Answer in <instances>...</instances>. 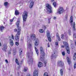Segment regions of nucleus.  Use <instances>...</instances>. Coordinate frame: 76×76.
Wrapping results in <instances>:
<instances>
[{
    "mask_svg": "<svg viewBox=\"0 0 76 76\" xmlns=\"http://www.w3.org/2000/svg\"><path fill=\"white\" fill-rule=\"evenodd\" d=\"M19 23H20V21L18 20L16 23V24L18 28L17 34L15 36V39L16 41H19V36L20 35V31H21V28L19 27Z\"/></svg>",
    "mask_w": 76,
    "mask_h": 76,
    "instance_id": "nucleus-1",
    "label": "nucleus"
},
{
    "mask_svg": "<svg viewBox=\"0 0 76 76\" xmlns=\"http://www.w3.org/2000/svg\"><path fill=\"white\" fill-rule=\"evenodd\" d=\"M40 54L41 56L40 57V59L42 61H44V49H43V48L42 47H40Z\"/></svg>",
    "mask_w": 76,
    "mask_h": 76,
    "instance_id": "nucleus-2",
    "label": "nucleus"
},
{
    "mask_svg": "<svg viewBox=\"0 0 76 76\" xmlns=\"http://www.w3.org/2000/svg\"><path fill=\"white\" fill-rule=\"evenodd\" d=\"M46 7L47 10V11L46 12L47 13L49 14L53 12V11H52V10H51V7L49 4H46Z\"/></svg>",
    "mask_w": 76,
    "mask_h": 76,
    "instance_id": "nucleus-3",
    "label": "nucleus"
},
{
    "mask_svg": "<svg viewBox=\"0 0 76 76\" xmlns=\"http://www.w3.org/2000/svg\"><path fill=\"white\" fill-rule=\"evenodd\" d=\"M23 22H26L27 18H28V12L26 11L24 12L22 15Z\"/></svg>",
    "mask_w": 76,
    "mask_h": 76,
    "instance_id": "nucleus-4",
    "label": "nucleus"
},
{
    "mask_svg": "<svg viewBox=\"0 0 76 76\" xmlns=\"http://www.w3.org/2000/svg\"><path fill=\"white\" fill-rule=\"evenodd\" d=\"M65 46V48L67 50V53L68 54H70V51H69V46L68 43L66 42H63Z\"/></svg>",
    "mask_w": 76,
    "mask_h": 76,
    "instance_id": "nucleus-5",
    "label": "nucleus"
},
{
    "mask_svg": "<svg viewBox=\"0 0 76 76\" xmlns=\"http://www.w3.org/2000/svg\"><path fill=\"white\" fill-rule=\"evenodd\" d=\"M27 57H29L28 58V63L29 64H33V58L31 57H29V53H27Z\"/></svg>",
    "mask_w": 76,
    "mask_h": 76,
    "instance_id": "nucleus-6",
    "label": "nucleus"
},
{
    "mask_svg": "<svg viewBox=\"0 0 76 76\" xmlns=\"http://www.w3.org/2000/svg\"><path fill=\"white\" fill-rule=\"evenodd\" d=\"M47 37L48 38V40L49 42H51V35H50V34L49 31H47Z\"/></svg>",
    "mask_w": 76,
    "mask_h": 76,
    "instance_id": "nucleus-7",
    "label": "nucleus"
},
{
    "mask_svg": "<svg viewBox=\"0 0 76 76\" xmlns=\"http://www.w3.org/2000/svg\"><path fill=\"white\" fill-rule=\"evenodd\" d=\"M7 48V45L6 43H4L3 45L2 49L3 51H6Z\"/></svg>",
    "mask_w": 76,
    "mask_h": 76,
    "instance_id": "nucleus-8",
    "label": "nucleus"
},
{
    "mask_svg": "<svg viewBox=\"0 0 76 76\" xmlns=\"http://www.w3.org/2000/svg\"><path fill=\"white\" fill-rule=\"evenodd\" d=\"M64 12V9L63 7H60L58 9L57 13H59V14H61Z\"/></svg>",
    "mask_w": 76,
    "mask_h": 76,
    "instance_id": "nucleus-9",
    "label": "nucleus"
},
{
    "mask_svg": "<svg viewBox=\"0 0 76 76\" xmlns=\"http://www.w3.org/2000/svg\"><path fill=\"white\" fill-rule=\"evenodd\" d=\"M57 56H58L57 55V52L56 51L54 52L53 54L51 56V57H52V58H56V57H57Z\"/></svg>",
    "mask_w": 76,
    "mask_h": 76,
    "instance_id": "nucleus-10",
    "label": "nucleus"
},
{
    "mask_svg": "<svg viewBox=\"0 0 76 76\" xmlns=\"http://www.w3.org/2000/svg\"><path fill=\"white\" fill-rule=\"evenodd\" d=\"M28 41L27 42V44H28V48H30L31 47V44H30V41H29V39H27Z\"/></svg>",
    "mask_w": 76,
    "mask_h": 76,
    "instance_id": "nucleus-11",
    "label": "nucleus"
},
{
    "mask_svg": "<svg viewBox=\"0 0 76 76\" xmlns=\"http://www.w3.org/2000/svg\"><path fill=\"white\" fill-rule=\"evenodd\" d=\"M39 45V40L38 39H36L34 43V45L35 46H38Z\"/></svg>",
    "mask_w": 76,
    "mask_h": 76,
    "instance_id": "nucleus-12",
    "label": "nucleus"
},
{
    "mask_svg": "<svg viewBox=\"0 0 76 76\" xmlns=\"http://www.w3.org/2000/svg\"><path fill=\"white\" fill-rule=\"evenodd\" d=\"M58 66H60V67H62L63 66V63L62 61H60L58 63Z\"/></svg>",
    "mask_w": 76,
    "mask_h": 76,
    "instance_id": "nucleus-13",
    "label": "nucleus"
},
{
    "mask_svg": "<svg viewBox=\"0 0 76 76\" xmlns=\"http://www.w3.org/2000/svg\"><path fill=\"white\" fill-rule=\"evenodd\" d=\"M72 30L74 31H76V28H75V23L74 22L73 23V25L72 26Z\"/></svg>",
    "mask_w": 76,
    "mask_h": 76,
    "instance_id": "nucleus-14",
    "label": "nucleus"
},
{
    "mask_svg": "<svg viewBox=\"0 0 76 76\" xmlns=\"http://www.w3.org/2000/svg\"><path fill=\"white\" fill-rule=\"evenodd\" d=\"M38 71H35L33 72V76H38Z\"/></svg>",
    "mask_w": 76,
    "mask_h": 76,
    "instance_id": "nucleus-15",
    "label": "nucleus"
},
{
    "mask_svg": "<svg viewBox=\"0 0 76 76\" xmlns=\"http://www.w3.org/2000/svg\"><path fill=\"white\" fill-rule=\"evenodd\" d=\"M34 2L33 1H32L30 3L29 5V7L30 8V9L32 8V7H33V6H34Z\"/></svg>",
    "mask_w": 76,
    "mask_h": 76,
    "instance_id": "nucleus-16",
    "label": "nucleus"
},
{
    "mask_svg": "<svg viewBox=\"0 0 76 76\" xmlns=\"http://www.w3.org/2000/svg\"><path fill=\"white\" fill-rule=\"evenodd\" d=\"M70 22L71 25H72V24H73V16H71L70 17Z\"/></svg>",
    "mask_w": 76,
    "mask_h": 76,
    "instance_id": "nucleus-17",
    "label": "nucleus"
},
{
    "mask_svg": "<svg viewBox=\"0 0 76 76\" xmlns=\"http://www.w3.org/2000/svg\"><path fill=\"white\" fill-rule=\"evenodd\" d=\"M38 65L39 67H41L43 66V64L42 62H39Z\"/></svg>",
    "mask_w": 76,
    "mask_h": 76,
    "instance_id": "nucleus-18",
    "label": "nucleus"
},
{
    "mask_svg": "<svg viewBox=\"0 0 76 76\" xmlns=\"http://www.w3.org/2000/svg\"><path fill=\"white\" fill-rule=\"evenodd\" d=\"M35 50L36 51V53H37V56H38V55L39 54V52H38V49H37V48L36 47H35Z\"/></svg>",
    "mask_w": 76,
    "mask_h": 76,
    "instance_id": "nucleus-19",
    "label": "nucleus"
},
{
    "mask_svg": "<svg viewBox=\"0 0 76 76\" xmlns=\"http://www.w3.org/2000/svg\"><path fill=\"white\" fill-rule=\"evenodd\" d=\"M66 59L67 60V61L68 63V64H70L71 61H70V60L69 59V57H67L66 58Z\"/></svg>",
    "mask_w": 76,
    "mask_h": 76,
    "instance_id": "nucleus-20",
    "label": "nucleus"
},
{
    "mask_svg": "<svg viewBox=\"0 0 76 76\" xmlns=\"http://www.w3.org/2000/svg\"><path fill=\"white\" fill-rule=\"evenodd\" d=\"M73 59L74 60H75L76 59V53L75 52L73 56Z\"/></svg>",
    "mask_w": 76,
    "mask_h": 76,
    "instance_id": "nucleus-21",
    "label": "nucleus"
},
{
    "mask_svg": "<svg viewBox=\"0 0 76 76\" xmlns=\"http://www.w3.org/2000/svg\"><path fill=\"white\" fill-rule=\"evenodd\" d=\"M34 37H36V36L34 34H32L31 36H30L31 38H34Z\"/></svg>",
    "mask_w": 76,
    "mask_h": 76,
    "instance_id": "nucleus-22",
    "label": "nucleus"
},
{
    "mask_svg": "<svg viewBox=\"0 0 76 76\" xmlns=\"http://www.w3.org/2000/svg\"><path fill=\"white\" fill-rule=\"evenodd\" d=\"M4 29V27L3 26L0 27V30L1 32H3V30Z\"/></svg>",
    "mask_w": 76,
    "mask_h": 76,
    "instance_id": "nucleus-23",
    "label": "nucleus"
},
{
    "mask_svg": "<svg viewBox=\"0 0 76 76\" xmlns=\"http://www.w3.org/2000/svg\"><path fill=\"white\" fill-rule=\"evenodd\" d=\"M19 53L20 56L21 54H22V49H20L19 50Z\"/></svg>",
    "mask_w": 76,
    "mask_h": 76,
    "instance_id": "nucleus-24",
    "label": "nucleus"
},
{
    "mask_svg": "<svg viewBox=\"0 0 76 76\" xmlns=\"http://www.w3.org/2000/svg\"><path fill=\"white\" fill-rule=\"evenodd\" d=\"M60 74L61 76H63V71L62 69L60 70Z\"/></svg>",
    "mask_w": 76,
    "mask_h": 76,
    "instance_id": "nucleus-25",
    "label": "nucleus"
},
{
    "mask_svg": "<svg viewBox=\"0 0 76 76\" xmlns=\"http://www.w3.org/2000/svg\"><path fill=\"white\" fill-rule=\"evenodd\" d=\"M16 49H14L13 50V54L14 55V56H15V55L16 54Z\"/></svg>",
    "mask_w": 76,
    "mask_h": 76,
    "instance_id": "nucleus-26",
    "label": "nucleus"
},
{
    "mask_svg": "<svg viewBox=\"0 0 76 76\" xmlns=\"http://www.w3.org/2000/svg\"><path fill=\"white\" fill-rule=\"evenodd\" d=\"M18 11L17 10H16L15 11V15H19V12H18Z\"/></svg>",
    "mask_w": 76,
    "mask_h": 76,
    "instance_id": "nucleus-27",
    "label": "nucleus"
},
{
    "mask_svg": "<svg viewBox=\"0 0 76 76\" xmlns=\"http://www.w3.org/2000/svg\"><path fill=\"white\" fill-rule=\"evenodd\" d=\"M8 2H5L4 3V6H7V5H8Z\"/></svg>",
    "mask_w": 76,
    "mask_h": 76,
    "instance_id": "nucleus-28",
    "label": "nucleus"
},
{
    "mask_svg": "<svg viewBox=\"0 0 76 76\" xmlns=\"http://www.w3.org/2000/svg\"><path fill=\"white\" fill-rule=\"evenodd\" d=\"M10 45L12 46L13 45V40H12L11 42H10Z\"/></svg>",
    "mask_w": 76,
    "mask_h": 76,
    "instance_id": "nucleus-29",
    "label": "nucleus"
},
{
    "mask_svg": "<svg viewBox=\"0 0 76 76\" xmlns=\"http://www.w3.org/2000/svg\"><path fill=\"white\" fill-rule=\"evenodd\" d=\"M15 62L17 64H19V61H18V59H16Z\"/></svg>",
    "mask_w": 76,
    "mask_h": 76,
    "instance_id": "nucleus-30",
    "label": "nucleus"
},
{
    "mask_svg": "<svg viewBox=\"0 0 76 76\" xmlns=\"http://www.w3.org/2000/svg\"><path fill=\"white\" fill-rule=\"evenodd\" d=\"M53 5L54 6V7H56V2H54L53 3Z\"/></svg>",
    "mask_w": 76,
    "mask_h": 76,
    "instance_id": "nucleus-31",
    "label": "nucleus"
},
{
    "mask_svg": "<svg viewBox=\"0 0 76 76\" xmlns=\"http://www.w3.org/2000/svg\"><path fill=\"white\" fill-rule=\"evenodd\" d=\"M39 32H40V33H42L44 32V30L42 29H40L39 30Z\"/></svg>",
    "mask_w": 76,
    "mask_h": 76,
    "instance_id": "nucleus-32",
    "label": "nucleus"
},
{
    "mask_svg": "<svg viewBox=\"0 0 76 76\" xmlns=\"http://www.w3.org/2000/svg\"><path fill=\"white\" fill-rule=\"evenodd\" d=\"M31 38L33 41H34L35 40V39H36V37H33L32 38Z\"/></svg>",
    "mask_w": 76,
    "mask_h": 76,
    "instance_id": "nucleus-33",
    "label": "nucleus"
},
{
    "mask_svg": "<svg viewBox=\"0 0 76 76\" xmlns=\"http://www.w3.org/2000/svg\"><path fill=\"white\" fill-rule=\"evenodd\" d=\"M68 34L69 35H71V31L70 30H69L68 31Z\"/></svg>",
    "mask_w": 76,
    "mask_h": 76,
    "instance_id": "nucleus-34",
    "label": "nucleus"
},
{
    "mask_svg": "<svg viewBox=\"0 0 76 76\" xmlns=\"http://www.w3.org/2000/svg\"><path fill=\"white\" fill-rule=\"evenodd\" d=\"M11 50L10 49L9 51L8 52V55H10V54H11Z\"/></svg>",
    "mask_w": 76,
    "mask_h": 76,
    "instance_id": "nucleus-35",
    "label": "nucleus"
},
{
    "mask_svg": "<svg viewBox=\"0 0 76 76\" xmlns=\"http://www.w3.org/2000/svg\"><path fill=\"white\" fill-rule=\"evenodd\" d=\"M44 76H48V73L47 72L45 73L44 75Z\"/></svg>",
    "mask_w": 76,
    "mask_h": 76,
    "instance_id": "nucleus-36",
    "label": "nucleus"
},
{
    "mask_svg": "<svg viewBox=\"0 0 76 76\" xmlns=\"http://www.w3.org/2000/svg\"><path fill=\"white\" fill-rule=\"evenodd\" d=\"M74 69H76V63L74 64Z\"/></svg>",
    "mask_w": 76,
    "mask_h": 76,
    "instance_id": "nucleus-37",
    "label": "nucleus"
},
{
    "mask_svg": "<svg viewBox=\"0 0 76 76\" xmlns=\"http://www.w3.org/2000/svg\"><path fill=\"white\" fill-rule=\"evenodd\" d=\"M27 70H28V68L27 67H26L24 68V71L26 72V71H27Z\"/></svg>",
    "mask_w": 76,
    "mask_h": 76,
    "instance_id": "nucleus-38",
    "label": "nucleus"
},
{
    "mask_svg": "<svg viewBox=\"0 0 76 76\" xmlns=\"http://www.w3.org/2000/svg\"><path fill=\"white\" fill-rule=\"evenodd\" d=\"M56 36L57 37V38H58L60 37V36H59V34L58 33L56 35Z\"/></svg>",
    "mask_w": 76,
    "mask_h": 76,
    "instance_id": "nucleus-39",
    "label": "nucleus"
},
{
    "mask_svg": "<svg viewBox=\"0 0 76 76\" xmlns=\"http://www.w3.org/2000/svg\"><path fill=\"white\" fill-rule=\"evenodd\" d=\"M5 63H6V64H8V63H9V62L8 61H7V60L6 59L5 60Z\"/></svg>",
    "mask_w": 76,
    "mask_h": 76,
    "instance_id": "nucleus-40",
    "label": "nucleus"
},
{
    "mask_svg": "<svg viewBox=\"0 0 76 76\" xmlns=\"http://www.w3.org/2000/svg\"><path fill=\"white\" fill-rule=\"evenodd\" d=\"M62 55L64 56H65V53H64V51L62 52Z\"/></svg>",
    "mask_w": 76,
    "mask_h": 76,
    "instance_id": "nucleus-41",
    "label": "nucleus"
},
{
    "mask_svg": "<svg viewBox=\"0 0 76 76\" xmlns=\"http://www.w3.org/2000/svg\"><path fill=\"white\" fill-rule=\"evenodd\" d=\"M61 38L62 39H63V38H64V35L62 34L61 36Z\"/></svg>",
    "mask_w": 76,
    "mask_h": 76,
    "instance_id": "nucleus-42",
    "label": "nucleus"
},
{
    "mask_svg": "<svg viewBox=\"0 0 76 76\" xmlns=\"http://www.w3.org/2000/svg\"><path fill=\"white\" fill-rule=\"evenodd\" d=\"M15 45H17V46H18V45H19V43L18 42H16Z\"/></svg>",
    "mask_w": 76,
    "mask_h": 76,
    "instance_id": "nucleus-43",
    "label": "nucleus"
},
{
    "mask_svg": "<svg viewBox=\"0 0 76 76\" xmlns=\"http://www.w3.org/2000/svg\"><path fill=\"white\" fill-rule=\"evenodd\" d=\"M73 36L75 37V38H76V33L74 34Z\"/></svg>",
    "mask_w": 76,
    "mask_h": 76,
    "instance_id": "nucleus-44",
    "label": "nucleus"
},
{
    "mask_svg": "<svg viewBox=\"0 0 76 76\" xmlns=\"http://www.w3.org/2000/svg\"><path fill=\"white\" fill-rule=\"evenodd\" d=\"M44 63H45V66H46V64H47V61H44Z\"/></svg>",
    "mask_w": 76,
    "mask_h": 76,
    "instance_id": "nucleus-45",
    "label": "nucleus"
},
{
    "mask_svg": "<svg viewBox=\"0 0 76 76\" xmlns=\"http://www.w3.org/2000/svg\"><path fill=\"white\" fill-rule=\"evenodd\" d=\"M57 39H58V41H60V37H59V38H57Z\"/></svg>",
    "mask_w": 76,
    "mask_h": 76,
    "instance_id": "nucleus-46",
    "label": "nucleus"
},
{
    "mask_svg": "<svg viewBox=\"0 0 76 76\" xmlns=\"http://www.w3.org/2000/svg\"><path fill=\"white\" fill-rule=\"evenodd\" d=\"M12 39H14V36H13V35H12Z\"/></svg>",
    "mask_w": 76,
    "mask_h": 76,
    "instance_id": "nucleus-47",
    "label": "nucleus"
},
{
    "mask_svg": "<svg viewBox=\"0 0 76 76\" xmlns=\"http://www.w3.org/2000/svg\"><path fill=\"white\" fill-rule=\"evenodd\" d=\"M13 20H14V18H13L12 19L10 20V21L11 22H13Z\"/></svg>",
    "mask_w": 76,
    "mask_h": 76,
    "instance_id": "nucleus-48",
    "label": "nucleus"
},
{
    "mask_svg": "<svg viewBox=\"0 0 76 76\" xmlns=\"http://www.w3.org/2000/svg\"><path fill=\"white\" fill-rule=\"evenodd\" d=\"M14 32H16L17 31V29L16 28H15L14 30Z\"/></svg>",
    "mask_w": 76,
    "mask_h": 76,
    "instance_id": "nucleus-49",
    "label": "nucleus"
},
{
    "mask_svg": "<svg viewBox=\"0 0 76 76\" xmlns=\"http://www.w3.org/2000/svg\"><path fill=\"white\" fill-rule=\"evenodd\" d=\"M58 42H56L55 43V44H56V45H58Z\"/></svg>",
    "mask_w": 76,
    "mask_h": 76,
    "instance_id": "nucleus-50",
    "label": "nucleus"
},
{
    "mask_svg": "<svg viewBox=\"0 0 76 76\" xmlns=\"http://www.w3.org/2000/svg\"><path fill=\"white\" fill-rule=\"evenodd\" d=\"M50 47V45H49V43H48V47Z\"/></svg>",
    "mask_w": 76,
    "mask_h": 76,
    "instance_id": "nucleus-51",
    "label": "nucleus"
},
{
    "mask_svg": "<svg viewBox=\"0 0 76 76\" xmlns=\"http://www.w3.org/2000/svg\"><path fill=\"white\" fill-rule=\"evenodd\" d=\"M65 18H66V19H67V15H66L65 16Z\"/></svg>",
    "mask_w": 76,
    "mask_h": 76,
    "instance_id": "nucleus-52",
    "label": "nucleus"
},
{
    "mask_svg": "<svg viewBox=\"0 0 76 76\" xmlns=\"http://www.w3.org/2000/svg\"><path fill=\"white\" fill-rule=\"evenodd\" d=\"M54 1V0H51V2H52L53 1Z\"/></svg>",
    "mask_w": 76,
    "mask_h": 76,
    "instance_id": "nucleus-53",
    "label": "nucleus"
},
{
    "mask_svg": "<svg viewBox=\"0 0 76 76\" xmlns=\"http://www.w3.org/2000/svg\"><path fill=\"white\" fill-rule=\"evenodd\" d=\"M0 47H1V42H0Z\"/></svg>",
    "mask_w": 76,
    "mask_h": 76,
    "instance_id": "nucleus-54",
    "label": "nucleus"
},
{
    "mask_svg": "<svg viewBox=\"0 0 76 76\" xmlns=\"http://www.w3.org/2000/svg\"><path fill=\"white\" fill-rule=\"evenodd\" d=\"M75 46H76V40L75 41Z\"/></svg>",
    "mask_w": 76,
    "mask_h": 76,
    "instance_id": "nucleus-55",
    "label": "nucleus"
},
{
    "mask_svg": "<svg viewBox=\"0 0 76 76\" xmlns=\"http://www.w3.org/2000/svg\"><path fill=\"white\" fill-rule=\"evenodd\" d=\"M56 19V17H54V19Z\"/></svg>",
    "mask_w": 76,
    "mask_h": 76,
    "instance_id": "nucleus-56",
    "label": "nucleus"
},
{
    "mask_svg": "<svg viewBox=\"0 0 76 76\" xmlns=\"http://www.w3.org/2000/svg\"><path fill=\"white\" fill-rule=\"evenodd\" d=\"M23 63V60H22V61H21V63Z\"/></svg>",
    "mask_w": 76,
    "mask_h": 76,
    "instance_id": "nucleus-57",
    "label": "nucleus"
},
{
    "mask_svg": "<svg viewBox=\"0 0 76 76\" xmlns=\"http://www.w3.org/2000/svg\"><path fill=\"white\" fill-rule=\"evenodd\" d=\"M62 47L63 48H64V46H62Z\"/></svg>",
    "mask_w": 76,
    "mask_h": 76,
    "instance_id": "nucleus-58",
    "label": "nucleus"
},
{
    "mask_svg": "<svg viewBox=\"0 0 76 76\" xmlns=\"http://www.w3.org/2000/svg\"><path fill=\"white\" fill-rule=\"evenodd\" d=\"M44 28H46V27H45V26Z\"/></svg>",
    "mask_w": 76,
    "mask_h": 76,
    "instance_id": "nucleus-59",
    "label": "nucleus"
},
{
    "mask_svg": "<svg viewBox=\"0 0 76 76\" xmlns=\"http://www.w3.org/2000/svg\"><path fill=\"white\" fill-rule=\"evenodd\" d=\"M48 23H50V22H49Z\"/></svg>",
    "mask_w": 76,
    "mask_h": 76,
    "instance_id": "nucleus-60",
    "label": "nucleus"
},
{
    "mask_svg": "<svg viewBox=\"0 0 76 76\" xmlns=\"http://www.w3.org/2000/svg\"><path fill=\"white\" fill-rule=\"evenodd\" d=\"M12 76V75H11V76Z\"/></svg>",
    "mask_w": 76,
    "mask_h": 76,
    "instance_id": "nucleus-61",
    "label": "nucleus"
},
{
    "mask_svg": "<svg viewBox=\"0 0 76 76\" xmlns=\"http://www.w3.org/2000/svg\"><path fill=\"white\" fill-rule=\"evenodd\" d=\"M49 21H50V20H49Z\"/></svg>",
    "mask_w": 76,
    "mask_h": 76,
    "instance_id": "nucleus-62",
    "label": "nucleus"
}]
</instances>
